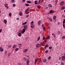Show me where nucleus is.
Returning a JSON list of instances; mask_svg holds the SVG:
<instances>
[{"label": "nucleus", "instance_id": "obj_1", "mask_svg": "<svg viewBox=\"0 0 65 65\" xmlns=\"http://www.w3.org/2000/svg\"><path fill=\"white\" fill-rule=\"evenodd\" d=\"M24 28L23 29V30H21L20 31V32L22 34H24V33L25 32L26 29L28 28V26L26 25H24L23 26Z\"/></svg>", "mask_w": 65, "mask_h": 65}, {"label": "nucleus", "instance_id": "obj_2", "mask_svg": "<svg viewBox=\"0 0 65 65\" xmlns=\"http://www.w3.org/2000/svg\"><path fill=\"white\" fill-rule=\"evenodd\" d=\"M64 1H62L60 3V4L61 6H63L64 4Z\"/></svg>", "mask_w": 65, "mask_h": 65}, {"label": "nucleus", "instance_id": "obj_3", "mask_svg": "<svg viewBox=\"0 0 65 65\" xmlns=\"http://www.w3.org/2000/svg\"><path fill=\"white\" fill-rule=\"evenodd\" d=\"M61 59L62 61H65V56H63L62 57Z\"/></svg>", "mask_w": 65, "mask_h": 65}, {"label": "nucleus", "instance_id": "obj_4", "mask_svg": "<svg viewBox=\"0 0 65 65\" xmlns=\"http://www.w3.org/2000/svg\"><path fill=\"white\" fill-rule=\"evenodd\" d=\"M28 51V49H24L23 51V53H26Z\"/></svg>", "mask_w": 65, "mask_h": 65}, {"label": "nucleus", "instance_id": "obj_5", "mask_svg": "<svg viewBox=\"0 0 65 65\" xmlns=\"http://www.w3.org/2000/svg\"><path fill=\"white\" fill-rule=\"evenodd\" d=\"M30 26L31 28H34L35 27V25L33 24H31Z\"/></svg>", "mask_w": 65, "mask_h": 65}, {"label": "nucleus", "instance_id": "obj_6", "mask_svg": "<svg viewBox=\"0 0 65 65\" xmlns=\"http://www.w3.org/2000/svg\"><path fill=\"white\" fill-rule=\"evenodd\" d=\"M36 47H40V44H37L36 45Z\"/></svg>", "mask_w": 65, "mask_h": 65}, {"label": "nucleus", "instance_id": "obj_7", "mask_svg": "<svg viewBox=\"0 0 65 65\" xmlns=\"http://www.w3.org/2000/svg\"><path fill=\"white\" fill-rule=\"evenodd\" d=\"M18 36H19V37H21V36H22V34L21 33H19L18 34Z\"/></svg>", "mask_w": 65, "mask_h": 65}, {"label": "nucleus", "instance_id": "obj_8", "mask_svg": "<svg viewBox=\"0 0 65 65\" xmlns=\"http://www.w3.org/2000/svg\"><path fill=\"white\" fill-rule=\"evenodd\" d=\"M23 15V13L22 12H20L19 13V15L20 16H22Z\"/></svg>", "mask_w": 65, "mask_h": 65}, {"label": "nucleus", "instance_id": "obj_9", "mask_svg": "<svg viewBox=\"0 0 65 65\" xmlns=\"http://www.w3.org/2000/svg\"><path fill=\"white\" fill-rule=\"evenodd\" d=\"M0 51L1 52H3V48H1V47H0Z\"/></svg>", "mask_w": 65, "mask_h": 65}, {"label": "nucleus", "instance_id": "obj_10", "mask_svg": "<svg viewBox=\"0 0 65 65\" xmlns=\"http://www.w3.org/2000/svg\"><path fill=\"white\" fill-rule=\"evenodd\" d=\"M4 22L5 23V24H6L7 23V20H4Z\"/></svg>", "mask_w": 65, "mask_h": 65}, {"label": "nucleus", "instance_id": "obj_11", "mask_svg": "<svg viewBox=\"0 0 65 65\" xmlns=\"http://www.w3.org/2000/svg\"><path fill=\"white\" fill-rule=\"evenodd\" d=\"M38 25H40L41 24V21H39L38 23Z\"/></svg>", "mask_w": 65, "mask_h": 65}, {"label": "nucleus", "instance_id": "obj_12", "mask_svg": "<svg viewBox=\"0 0 65 65\" xmlns=\"http://www.w3.org/2000/svg\"><path fill=\"white\" fill-rule=\"evenodd\" d=\"M50 36L48 35L46 37L47 39H50Z\"/></svg>", "mask_w": 65, "mask_h": 65}, {"label": "nucleus", "instance_id": "obj_13", "mask_svg": "<svg viewBox=\"0 0 65 65\" xmlns=\"http://www.w3.org/2000/svg\"><path fill=\"white\" fill-rule=\"evenodd\" d=\"M50 12L51 13H54V11L53 10H51L50 11Z\"/></svg>", "mask_w": 65, "mask_h": 65}, {"label": "nucleus", "instance_id": "obj_14", "mask_svg": "<svg viewBox=\"0 0 65 65\" xmlns=\"http://www.w3.org/2000/svg\"><path fill=\"white\" fill-rule=\"evenodd\" d=\"M65 9V6H62L61 8V9L62 10H63V9Z\"/></svg>", "mask_w": 65, "mask_h": 65}, {"label": "nucleus", "instance_id": "obj_15", "mask_svg": "<svg viewBox=\"0 0 65 65\" xmlns=\"http://www.w3.org/2000/svg\"><path fill=\"white\" fill-rule=\"evenodd\" d=\"M17 45H14L13 46V48H15V47H17Z\"/></svg>", "mask_w": 65, "mask_h": 65}, {"label": "nucleus", "instance_id": "obj_16", "mask_svg": "<svg viewBox=\"0 0 65 65\" xmlns=\"http://www.w3.org/2000/svg\"><path fill=\"white\" fill-rule=\"evenodd\" d=\"M27 23V22H25L24 23H23L22 24V25H26Z\"/></svg>", "mask_w": 65, "mask_h": 65}, {"label": "nucleus", "instance_id": "obj_17", "mask_svg": "<svg viewBox=\"0 0 65 65\" xmlns=\"http://www.w3.org/2000/svg\"><path fill=\"white\" fill-rule=\"evenodd\" d=\"M43 62L44 63H45L46 62V59H45L43 60Z\"/></svg>", "mask_w": 65, "mask_h": 65}, {"label": "nucleus", "instance_id": "obj_18", "mask_svg": "<svg viewBox=\"0 0 65 65\" xmlns=\"http://www.w3.org/2000/svg\"><path fill=\"white\" fill-rule=\"evenodd\" d=\"M27 3L30 4L31 3V1H28L27 2Z\"/></svg>", "mask_w": 65, "mask_h": 65}, {"label": "nucleus", "instance_id": "obj_19", "mask_svg": "<svg viewBox=\"0 0 65 65\" xmlns=\"http://www.w3.org/2000/svg\"><path fill=\"white\" fill-rule=\"evenodd\" d=\"M19 50V49L18 48H16L15 49V51H18Z\"/></svg>", "mask_w": 65, "mask_h": 65}, {"label": "nucleus", "instance_id": "obj_20", "mask_svg": "<svg viewBox=\"0 0 65 65\" xmlns=\"http://www.w3.org/2000/svg\"><path fill=\"white\" fill-rule=\"evenodd\" d=\"M56 16H55L53 17V20H56Z\"/></svg>", "mask_w": 65, "mask_h": 65}, {"label": "nucleus", "instance_id": "obj_21", "mask_svg": "<svg viewBox=\"0 0 65 65\" xmlns=\"http://www.w3.org/2000/svg\"><path fill=\"white\" fill-rule=\"evenodd\" d=\"M11 2H12V3H15V1H14V0H12L11 1Z\"/></svg>", "mask_w": 65, "mask_h": 65}, {"label": "nucleus", "instance_id": "obj_22", "mask_svg": "<svg viewBox=\"0 0 65 65\" xmlns=\"http://www.w3.org/2000/svg\"><path fill=\"white\" fill-rule=\"evenodd\" d=\"M5 7H6L7 6H8V4H5Z\"/></svg>", "mask_w": 65, "mask_h": 65}, {"label": "nucleus", "instance_id": "obj_23", "mask_svg": "<svg viewBox=\"0 0 65 65\" xmlns=\"http://www.w3.org/2000/svg\"><path fill=\"white\" fill-rule=\"evenodd\" d=\"M38 61V60L36 58L35 61V62H37Z\"/></svg>", "mask_w": 65, "mask_h": 65}, {"label": "nucleus", "instance_id": "obj_24", "mask_svg": "<svg viewBox=\"0 0 65 65\" xmlns=\"http://www.w3.org/2000/svg\"><path fill=\"white\" fill-rule=\"evenodd\" d=\"M48 45H46L45 46V48H47V47H48Z\"/></svg>", "mask_w": 65, "mask_h": 65}, {"label": "nucleus", "instance_id": "obj_25", "mask_svg": "<svg viewBox=\"0 0 65 65\" xmlns=\"http://www.w3.org/2000/svg\"><path fill=\"white\" fill-rule=\"evenodd\" d=\"M63 27L64 28H65V24H62Z\"/></svg>", "mask_w": 65, "mask_h": 65}, {"label": "nucleus", "instance_id": "obj_26", "mask_svg": "<svg viewBox=\"0 0 65 65\" xmlns=\"http://www.w3.org/2000/svg\"><path fill=\"white\" fill-rule=\"evenodd\" d=\"M25 5L26 6H29V5L28 4H26Z\"/></svg>", "mask_w": 65, "mask_h": 65}, {"label": "nucleus", "instance_id": "obj_27", "mask_svg": "<svg viewBox=\"0 0 65 65\" xmlns=\"http://www.w3.org/2000/svg\"><path fill=\"white\" fill-rule=\"evenodd\" d=\"M9 17H11V15H12L11 13H10L9 14Z\"/></svg>", "mask_w": 65, "mask_h": 65}, {"label": "nucleus", "instance_id": "obj_28", "mask_svg": "<svg viewBox=\"0 0 65 65\" xmlns=\"http://www.w3.org/2000/svg\"><path fill=\"white\" fill-rule=\"evenodd\" d=\"M35 5H37V4H38V3H37V1H35Z\"/></svg>", "mask_w": 65, "mask_h": 65}, {"label": "nucleus", "instance_id": "obj_29", "mask_svg": "<svg viewBox=\"0 0 65 65\" xmlns=\"http://www.w3.org/2000/svg\"><path fill=\"white\" fill-rule=\"evenodd\" d=\"M26 58L25 57H24L23 58V60H24V61H26Z\"/></svg>", "mask_w": 65, "mask_h": 65}, {"label": "nucleus", "instance_id": "obj_30", "mask_svg": "<svg viewBox=\"0 0 65 65\" xmlns=\"http://www.w3.org/2000/svg\"><path fill=\"white\" fill-rule=\"evenodd\" d=\"M29 60H27L26 62V63L27 64H29Z\"/></svg>", "mask_w": 65, "mask_h": 65}, {"label": "nucleus", "instance_id": "obj_31", "mask_svg": "<svg viewBox=\"0 0 65 65\" xmlns=\"http://www.w3.org/2000/svg\"><path fill=\"white\" fill-rule=\"evenodd\" d=\"M64 23H65V19H63V24H64Z\"/></svg>", "mask_w": 65, "mask_h": 65}, {"label": "nucleus", "instance_id": "obj_32", "mask_svg": "<svg viewBox=\"0 0 65 65\" xmlns=\"http://www.w3.org/2000/svg\"><path fill=\"white\" fill-rule=\"evenodd\" d=\"M40 37H38V39H37V41H39V40H40Z\"/></svg>", "mask_w": 65, "mask_h": 65}, {"label": "nucleus", "instance_id": "obj_33", "mask_svg": "<svg viewBox=\"0 0 65 65\" xmlns=\"http://www.w3.org/2000/svg\"><path fill=\"white\" fill-rule=\"evenodd\" d=\"M48 6L49 7H51L52 6V5L51 4H49L48 5Z\"/></svg>", "mask_w": 65, "mask_h": 65}, {"label": "nucleus", "instance_id": "obj_34", "mask_svg": "<svg viewBox=\"0 0 65 65\" xmlns=\"http://www.w3.org/2000/svg\"><path fill=\"white\" fill-rule=\"evenodd\" d=\"M12 46V45H9L8 46V47L9 48H11Z\"/></svg>", "mask_w": 65, "mask_h": 65}, {"label": "nucleus", "instance_id": "obj_35", "mask_svg": "<svg viewBox=\"0 0 65 65\" xmlns=\"http://www.w3.org/2000/svg\"><path fill=\"white\" fill-rule=\"evenodd\" d=\"M10 54H11V53H9L8 55V56L9 57V56H10Z\"/></svg>", "mask_w": 65, "mask_h": 65}, {"label": "nucleus", "instance_id": "obj_36", "mask_svg": "<svg viewBox=\"0 0 65 65\" xmlns=\"http://www.w3.org/2000/svg\"><path fill=\"white\" fill-rule=\"evenodd\" d=\"M40 45V46H41L42 45V42H41Z\"/></svg>", "mask_w": 65, "mask_h": 65}, {"label": "nucleus", "instance_id": "obj_37", "mask_svg": "<svg viewBox=\"0 0 65 65\" xmlns=\"http://www.w3.org/2000/svg\"><path fill=\"white\" fill-rule=\"evenodd\" d=\"M62 39H64V38H65V36H63L62 37Z\"/></svg>", "mask_w": 65, "mask_h": 65}, {"label": "nucleus", "instance_id": "obj_38", "mask_svg": "<svg viewBox=\"0 0 65 65\" xmlns=\"http://www.w3.org/2000/svg\"><path fill=\"white\" fill-rule=\"evenodd\" d=\"M15 6H16L15 4H13V7H15Z\"/></svg>", "mask_w": 65, "mask_h": 65}, {"label": "nucleus", "instance_id": "obj_39", "mask_svg": "<svg viewBox=\"0 0 65 65\" xmlns=\"http://www.w3.org/2000/svg\"><path fill=\"white\" fill-rule=\"evenodd\" d=\"M51 56H49L48 57V60H50L51 59Z\"/></svg>", "mask_w": 65, "mask_h": 65}, {"label": "nucleus", "instance_id": "obj_40", "mask_svg": "<svg viewBox=\"0 0 65 65\" xmlns=\"http://www.w3.org/2000/svg\"><path fill=\"white\" fill-rule=\"evenodd\" d=\"M43 30H44V31H46V29H45V27H44L43 28Z\"/></svg>", "mask_w": 65, "mask_h": 65}, {"label": "nucleus", "instance_id": "obj_41", "mask_svg": "<svg viewBox=\"0 0 65 65\" xmlns=\"http://www.w3.org/2000/svg\"><path fill=\"white\" fill-rule=\"evenodd\" d=\"M45 37L44 36H43V40H44L45 39Z\"/></svg>", "mask_w": 65, "mask_h": 65}, {"label": "nucleus", "instance_id": "obj_42", "mask_svg": "<svg viewBox=\"0 0 65 65\" xmlns=\"http://www.w3.org/2000/svg\"><path fill=\"white\" fill-rule=\"evenodd\" d=\"M49 49H52V46H50L49 47Z\"/></svg>", "mask_w": 65, "mask_h": 65}, {"label": "nucleus", "instance_id": "obj_43", "mask_svg": "<svg viewBox=\"0 0 65 65\" xmlns=\"http://www.w3.org/2000/svg\"><path fill=\"white\" fill-rule=\"evenodd\" d=\"M57 2H58V0H56L55 3H57Z\"/></svg>", "mask_w": 65, "mask_h": 65}, {"label": "nucleus", "instance_id": "obj_44", "mask_svg": "<svg viewBox=\"0 0 65 65\" xmlns=\"http://www.w3.org/2000/svg\"><path fill=\"white\" fill-rule=\"evenodd\" d=\"M41 0H39V3H40V2H41Z\"/></svg>", "mask_w": 65, "mask_h": 65}, {"label": "nucleus", "instance_id": "obj_45", "mask_svg": "<svg viewBox=\"0 0 65 65\" xmlns=\"http://www.w3.org/2000/svg\"><path fill=\"white\" fill-rule=\"evenodd\" d=\"M28 37L26 38L25 39H26V41H27V40H28Z\"/></svg>", "mask_w": 65, "mask_h": 65}, {"label": "nucleus", "instance_id": "obj_46", "mask_svg": "<svg viewBox=\"0 0 65 65\" xmlns=\"http://www.w3.org/2000/svg\"><path fill=\"white\" fill-rule=\"evenodd\" d=\"M37 7H38V8H40V6H38Z\"/></svg>", "mask_w": 65, "mask_h": 65}, {"label": "nucleus", "instance_id": "obj_47", "mask_svg": "<svg viewBox=\"0 0 65 65\" xmlns=\"http://www.w3.org/2000/svg\"><path fill=\"white\" fill-rule=\"evenodd\" d=\"M50 22H52V19L51 18H50Z\"/></svg>", "mask_w": 65, "mask_h": 65}, {"label": "nucleus", "instance_id": "obj_48", "mask_svg": "<svg viewBox=\"0 0 65 65\" xmlns=\"http://www.w3.org/2000/svg\"><path fill=\"white\" fill-rule=\"evenodd\" d=\"M64 63L63 62H62L61 63V65H64Z\"/></svg>", "mask_w": 65, "mask_h": 65}, {"label": "nucleus", "instance_id": "obj_49", "mask_svg": "<svg viewBox=\"0 0 65 65\" xmlns=\"http://www.w3.org/2000/svg\"><path fill=\"white\" fill-rule=\"evenodd\" d=\"M47 52H48V50H46L45 51V53H47Z\"/></svg>", "mask_w": 65, "mask_h": 65}, {"label": "nucleus", "instance_id": "obj_50", "mask_svg": "<svg viewBox=\"0 0 65 65\" xmlns=\"http://www.w3.org/2000/svg\"><path fill=\"white\" fill-rule=\"evenodd\" d=\"M34 23V22L33 21H32L31 22V24H33V23Z\"/></svg>", "mask_w": 65, "mask_h": 65}, {"label": "nucleus", "instance_id": "obj_51", "mask_svg": "<svg viewBox=\"0 0 65 65\" xmlns=\"http://www.w3.org/2000/svg\"><path fill=\"white\" fill-rule=\"evenodd\" d=\"M60 31H58V33H57V34H60Z\"/></svg>", "mask_w": 65, "mask_h": 65}, {"label": "nucleus", "instance_id": "obj_52", "mask_svg": "<svg viewBox=\"0 0 65 65\" xmlns=\"http://www.w3.org/2000/svg\"><path fill=\"white\" fill-rule=\"evenodd\" d=\"M19 19H20L19 18H17V21H19Z\"/></svg>", "mask_w": 65, "mask_h": 65}, {"label": "nucleus", "instance_id": "obj_53", "mask_svg": "<svg viewBox=\"0 0 65 65\" xmlns=\"http://www.w3.org/2000/svg\"><path fill=\"white\" fill-rule=\"evenodd\" d=\"M22 2H25V0H22Z\"/></svg>", "mask_w": 65, "mask_h": 65}, {"label": "nucleus", "instance_id": "obj_54", "mask_svg": "<svg viewBox=\"0 0 65 65\" xmlns=\"http://www.w3.org/2000/svg\"><path fill=\"white\" fill-rule=\"evenodd\" d=\"M28 10H29L28 9H26V10L25 11V12H27V11H28Z\"/></svg>", "mask_w": 65, "mask_h": 65}, {"label": "nucleus", "instance_id": "obj_55", "mask_svg": "<svg viewBox=\"0 0 65 65\" xmlns=\"http://www.w3.org/2000/svg\"><path fill=\"white\" fill-rule=\"evenodd\" d=\"M42 27H44V24H42Z\"/></svg>", "mask_w": 65, "mask_h": 65}, {"label": "nucleus", "instance_id": "obj_56", "mask_svg": "<svg viewBox=\"0 0 65 65\" xmlns=\"http://www.w3.org/2000/svg\"><path fill=\"white\" fill-rule=\"evenodd\" d=\"M2 31V29L0 30V33L1 32V31Z\"/></svg>", "mask_w": 65, "mask_h": 65}, {"label": "nucleus", "instance_id": "obj_57", "mask_svg": "<svg viewBox=\"0 0 65 65\" xmlns=\"http://www.w3.org/2000/svg\"><path fill=\"white\" fill-rule=\"evenodd\" d=\"M29 15H26V17L27 18H28V17H29Z\"/></svg>", "mask_w": 65, "mask_h": 65}, {"label": "nucleus", "instance_id": "obj_58", "mask_svg": "<svg viewBox=\"0 0 65 65\" xmlns=\"http://www.w3.org/2000/svg\"><path fill=\"white\" fill-rule=\"evenodd\" d=\"M59 60H61V57H60L59 58Z\"/></svg>", "mask_w": 65, "mask_h": 65}, {"label": "nucleus", "instance_id": "obj_59", "mask_svg": "<svg viewBox=\"0 0 65 65\" xmlns=\"http://www.w3.org/2000/svg\"><path fill=\"white\" fill-rule=\"evenodd\" d=\"M22 44H19V45H22Z\"/></svg>", "mask_w": 65, "mask_h": 65}, {"label": "nucleus", "instance_id": "obj_60", "mask_svg": "<svg viewBox=\"0 0 65 65\" xmlns=\"http://www.w3.org/2000/svg\"><path fill=\"white\" fill-rule=\"evenodd\" d=\"M29 13L28 12H26V14H28Z\"/></svg>", "mask_w": 65, "mask_h": 65}, {"label": "nucleus", "instance_id": "obj_61", "mask_svg": "<svg viewBox=\"0 0 65 65\" xmlns=\"http://www.w3.org/2000/svg\"><path fill=\"white\" fill-rule=\"evenodd\" d=\"M7 52V51H5V54H6V53Z\"/></svg>", "mask_w": 65, "mask_h": 65}, {"label": "nucleus", "instance_id": "obj_62", "mask_svg": "<svg viewBox=\"0 0 65 65\" xmlns=\"http://www.w3.org/2000/svg\"><path fill=\"white\" fill-rule=\"evenodd\" d=\"M54 37H56V35H54L53 36Z\"/></svg>", "mask_w": 65, "mask_h": 65}, {"label": "nucleus", "instance_id": "obj_63", "mask_svg": "<svg viewBox=\"0 0 65 65\" xmlns=\"http://www.w3.org/2000/svg\"><path fill=\"white\" fill-rule=\"evenodd\" d=\"M60 24V22H58V25H59V24Z\"/></svg>", "mask_w": 65, "mask_h": 65}, {"label": "nucleus", "instance_id": "obj_64", "mask_svg": "<svg viewBox=\"0 0 65 65\" xmlns=\"http://www.w3.org/2000/svg\"><path fill=\"white\" fill-rule=\"evenodd\" d=\"M18 65H21V63H18Z\"/></svg>", "mask_w": 65, "mask_h": 65}]
</instances>
